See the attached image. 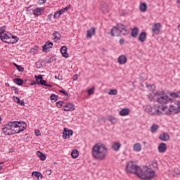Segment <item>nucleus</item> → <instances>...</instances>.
Here are the masks:
<instances>
[{
    "mask_svg": "<svg viewBox=\"0 0 180 180\" xmlns=\"http://www.w3.org/2000/svg\"><path fill=\"white\" fill-rule=\"evenodd\" d=\"M27 129V124L25 122H10L6 124L2 129V131L5 136H11L13 134H19L22 131H25Z\"/></svg>",
    "mask_w": 180,
    "mask_h": 180,
    "instance_id": "f257e3e1",
    "label": "nucleus"
},
{
    "mask_svg": "<svg viewBox=\"0 0 180 180\" xmlns=\"http://www.w3.org/2000/svg\"><path fill=\"white\" fill-rule=\"evenodd\" d=\"M92 155L98 161H105L108 157V146L103 143H96L92 148Z\"/></svg>",
    "mask_w": 180,
    "mask_h": 180,
    "instance_id": "f03ea898",
    "label": "nucleus"
},
{
    "mask_svg": "<svg viewBox=\"0 0 180 180\" xmlns=\"http://www.w3.org/2000/svg\"><path fill=\"white\" fill-rule=\"evenodd\" d=\"M6 31V26L4 25L0 27V39L4 43L8 44H15L19 41V38L10 33L5 32Z\"/></svg>",
    "mask_w": 180,
    "mask_h": 180,
    "instance_id": "7ed1b4c3",
    "label": "nucleus"
},
{
    "mask_svg": "<svg viewBox=\"0 0 180 180\" xmlns=\"http://www.w3.org/2000/svg\"><path fill=\"white\" fill-rule=\"evenodd\" d=\"M167 109H168V107L167 106L148 105L146 106V111L152 116H160V115H162V112Z\"/></svg>",
    "mask_w": 180,
    "mask_h": 180,
    "instance_id": "20e7f679",
    "label": "nucleus"
},
{
    "mask_svg": "<svg viewBox=\"0 0 180 180\" xmlns=\"http://www.w3.org/2000/svg\"><path fill=\"white\" fill-rule=\"evenodd\" d=\"M138 178L144 180H150L155 178V171L153 170L149 167H144L143 169H141L139 174H138Z\"/></svg>",
    "mask_w": 180,
    "mask_h": 180,
    "instance_id": "39448f33",
    "label": "nucleus"
},
{
    "mask_svg": "<svg viewBox=\"0 0 180 180\" xmlns=\"http://www.w3.org/2000/svg\"><path fill=\"white\" fill-rule=\"evenodd\" d=\"M126 33H127L126 27L123 24H117L111 29L108 34H110L112 37H117L120 36V34L125 35Z\"/></svg>",
    "mask_w": 180,
    "mask_h": 180,
    "instance_id": "423d86ee",
    "label": "nucleus"
},
{
    "mask_svg": "<svg viewBox=\"0 0 180 180\" xmlns=\"http://www.w3.org/2000/svg\"><path fill=\"white\" fill-rule=\"evenodd\" d=\"M141 167L136 165L134 161H129L127 163L125 167V172L127 174H134L139 176Z\"/></svg>",
    "mask_w": 180,
    "mask_h": 180,
    "instance_id": "0eeeda50",
    "label": "nucleus"
},
{
    "mask_svg": "<svg viewBox=\"0 0 180 180\" xmlns=\"http://www.w3.org/2000/svg\"><path fill=\"white\" fill-rule=\"evenodd\" d=\"M34 78H36L37 85H44V86H48L49 88H51V84H48L46 80H43V75H35Z\"/></svg>",
    "mask_w": 180,
    "mask_h": 180,
    "instance_id": "6e6552de",
    "label": "nucleus"
},
{
    "mask_svg": "<svg viewBox=\"0 0 180 180\" xmlns=\"http://www.w3.org/2000/svg\"><path fill=\"white\" fill-rule=\"evenodd\" d=\"M172 99L168 97V96H163L158 98L156 101L158 103H160V105H166V103H169Z\"/></svg>",
    "mask_w": 180,
    "mask_h": 180,
    "instance_id": "1a4fd4ad",
    "label": "nucleus"
},
{
    "mask_svg": "<svg viewBox=\"0 0 180 180\" xmlns=\"http://www.w3.org/2000/svg\"><path fill=\"white\" fill-rule=\"evenodd\" d=\"M63 110L65 112H71L72 110H75V107L74 106V104L71 103H67L63 105Z\"/></svg>",
    "mask_w": 180,
    "mask_h": 180,
    "instance_id": "9d476101",
    "label": "nucleus"
},
{
    "mask_svg": "<svg viewBox=\"0 0 180 180\" xmlns=\"http://www.w3.org/2000/svg\"><path fill=\"white\" fill-rule=\"evenodd\" d=\"M34 16H41L42 13H44V8L37 7L32 10Z\"/></svg>",
    "mask_w": 180,
    "mask_h": 180,
    "instance_id": "9b49d317",
    "label": "nucleus"
},
{
    "mask_svg": "<svg viewBox=\"0 0 180 180\" xmlns=\"http://www.w3.org/2000/svg\"><path fill=\"white\" fill-rule=\"evenodd\" d=\"M72 130L68 129L67 128L63 129V137L65 140H67V139H70L71 136H72Z\"/></svg>",
    "mask_w": 180,
    "mask_h": 180,
    "instance_id": "f8f14e48",
    "label": "nucleus"
},
{
    "mask_svg": "<svg viewBox=\"0 0 180 180\" xmlns=\"http://www.w3.org/2000/svg\"><path fill=\"white\" fill-rule=\"evenodd\" d=\"M160 29H161V23L158 22L153 25L152 32L154 34H160Z\"/></svg>",
    "mask_w": 180,
    "mask_h": 180,
    "instance_id": "ddd939ff",
    "label": "nucleus"
},
{
    "mask_svg": "<svg viewBox=\"0 0 180 180\" xmlns=\"http://www.w3.org/2000/svg\"><path fill=\"white\" fill-rule=\"evenodd\" d=\"M117 63L120 64V65H124L127 63V56L126 55H121L118 57Z\"/></svg>",
    "mask_w": 180,
    "mask_h": 180,
    "instance_id": "4468645a",
    "label": "nucleus"
},
{
    "mask_svg": "<svg viewBox=\"0 0 180 180\" xmlns=\"http://www.w3.org/2000/svg\"><path fill=\"white\" fill-rule=\"evenodd\" d=\"M167 143H161L159 144V146L158 147V150L160 154H164L167 151Z\"/></svg>",
    "mask_w": 180,
    "mask_h": 180,
    "instance_id": "2eb2a0df",
    "label": "nucleus"
},
{
    "mask_svg": "<svg viewBox=\"0 0 180 180\" xmlns=\"http://www.w3.org/2000/svg\"><path fill=\"white\" fill-rule=\"evenodd\" d=\"M139 41L144 43L147 40V32H142L138 38Z\"/></svg>",
    "mask_w": 180,
    "mask_h": 180,
    "instance_id": "dca6fc26",
    "label": "nucleus"
},
{
    "mask_svg": "<svg viewBox=\"0 0 180 180\" xmlns=\"http://www.w3.org/2000/svg\"><path fill=\"white\" fill-rule=\"evenodd\" d=\"M100 10L104 15H106V13H109V11H110V8H109V6H107V4H101L100 7Z\"/></svg>",
    "mask_w": 180,
    "mask_h": 180,
    "instance_id": "f3484780",
    "label": "nucleus"
},
{
    "mask_svg": "<svg viewBox=\"0 0 180 180\" xmlns=\"http://www.w3.org/2000/svg\"><path fill=\"white\" fill-rule=\"evenodd\" d=\"M178 113L177 108L176 106L170 105L168 108V112H167V115H176Z\"/></svg>",
    "mask_w": 180,
    "mask_h": 180,
    "instance_id": "a211bd4d",
    "label": "nucleus"
},
{
    "mask_svg": "<svg viewBox=\"0 0 180 180\" xmlns=\"http://www.w3.org/2000/svg\"><path fill=\"white\" fill-rule=\"evenodd\" d=\"M160 140H162V141H169V135L168 133H162L159 136Z\"/></svg>",
    "mask_w": 180,
    "mask_h": 180,
    "instance_id": "6ab92c4d",
    "label": "nucleus"
},
{
    "mask_svg": "<svg viewBox=\"0 0 180 180\" xmlns=\"http://www.w3.org/2000/svg\"><path fill=\"white\" fill-rule=\"evenodd\" d=\"M60 53L62 56L65 58H68V57H70V55H68V53H67V46H63L60 48Z\"/></svg>",
    "mask_w": 180,
    "mask_h": 180,
    "instance_id": "aec40b11",
    "label": "nucleus"
},
{
    "mask_svg": "<svg viewBox=\"0 0 180 180\" xmlns=\"http://www.w3.org/2000/svg\"><path fill=\"white\" fill-rule=\"evenodd\" d=\"M43 51H47L49 49H53V44L51 41H46L42 47Z\"/></svg>",
    "mask_w": 180,
    "mask_h": 180,
    "instance_id": "412c9836",
    "label": "nucleus"
},
{
    "mask_svg": "<svg viewBox=\"0 0 180 180\" xmlns=\"http://www.w3.org/2000/svg\"><path fill=\"white\" fill-rule=\"evenodd\" d=\"M120 116H129L130 115V109L129 108H122L120 112Z\"/></svg>",
    "mask_w": 180,
    "mask_h": 180,
    "instance_id": "4be33fe9",
    "label": "nucleus"
},
{
    "mask_svg": "<svg viewBox=\"0 0 180 180\" xmlns=\"http://www.w3.org/2000/svg\"><path fill=\"white\" fill-rule=\"evenodd\" d=\"M142 148H141V143H136L134 146H133V150L135 153H140V151H141Z\"/></svg>",
    "mask_w": 180,
    "mask_h": 180,
    "instance_id": "5701e85b",
    "label": "nucleus"
},
{
    "mask_svg": "<svg viewBox=\"0 0 180 180\" xmlns=\"http://www.w3.org/2000/svg\"><path fill=\"white\" fill-rule=\"evenodd\" d=\"M139 27H134L131 30V37H134V38L137 37V36H139Z\"/></svg>",
    "mask_w": 180,
    "mask_h": 180,
    "instance_id": "b1692460",
    "label": "nucleus"
},
{
    "mask_svg": "<svg viewBox=\"0 0 180 180\" xmlns=\"http://www.w3.org/2000/svg\"><path fill=\"white\" fill-rule=\"evenodd\" d=\"M53 37L54 41H56V43H58V41L61 40V36L59 34L58 32H55L53 34Z\"/></svg>",
    "mask_w": 180,
    "mask_h": 180,
    "instance_id": "393cba45",
    "label": "nucleus"
},
{
    "mask_svg": "<svg viewBox=\"0 0 180 180\" xmlns=\"http://www.w3.org/2000/svg\"><path fill=\"white\" fill-rule=\"evenodd\" d=\"M121 147L122 144L119 142H115L112 146V148L114 150V151H119Z\"/></svg>",
    "mask_w": 180,
    "mask_h": 180,
    "instance_id": "a878e982",
    "label": "nucleus"
},
{
    "mask_svg": "<svg viewBox=\"0 0 180 180\" xmlns=\"http://www.w3.org/2000/svg\"><path fill=\"white\" fill-rule=\"evenodd\" d=\"M147 4L146 3H141L139 6V9L141 12H147Z\"/></svg>",
    "mask_w": 180,
    "mask_h": 180,
    "instance_id": "bb28decb",
    "label": "nucleus"
},
{
    "mask_svg": "<svg viewBox=\"0 0 180 180\" xmlns=\"http://www.w3.org/2000/svg\"><path fill=\"white\" fill-rule=\"evenodd\" d=\"M37 155L40 158L41 161H44L46 160V155H44L43 153L37 151Z\"/></svg>",
    "mask_w": 180,
    "mask_h": 180,
    "instance_id": "cd10ccee",
    "label": "nucleus"
},
{
    "mask_svg": "<svg viewBox=\"0 0 180 180\" xmlns=\"http://www.w3.org/2000/svg\"><path fill=\"white\" fill-rule=\"evenodd\" d=\"M108 121L110 122L112 124H115L119 122V120L117 118L113 117V116H110L108 117Z\"/></svg>",
    "mask_w": 180,
    "mask_h": 180,
    "instance_id": "c85d7f7f",
    "label": "nucleus"
},
{
    "mask_svg": "<svg viewBox=\"0 0 180 180\" xmlns=\"http://www.w3.org/2000/svg\"><path fill=\"white\" fill-rule=\"evenodd\" d=\"M78 155H79L78 150L75 149L72 151L71 156L72 158H78Z\"/></svg>",
    "mask_w": 180,
    "mask_h": 180,
    "instance_id": "c756f323",
    "label": "nucleus"
},
{
    "mask_svg": "<svg viewBox=\"0 0 180 180\" xmlns=\"http://www.w3.org/2000/svg\"><path fill=\"white\" fill-rule=\"evenodd\" d=\"M158 129H160V126L158 124H153L150 128L151 133H157Z\"/></svg>",
    "mask_w": 180,
    "mask_h": 180,
    "instance_id": "7c9ffc66",
    "label": "nucleus"
},
{
    "mask_svg": "<svg viewBox=\"0 0 180 180\" xmlns=\"http://www.w3.org/2000/svg\"><path fill=\"white\" fill-rule=\"evenodd\" d=\"M13 81L15 84H16L17 85H19L20 86L23 85V79H22L17 78V79H14Z\"/></svg>",
    "mask_w": 180,
    "mask_h": 180,
    "instance_id": "2f4dec72",
    "label": "nucleus"
},
{
    "mask_svg": "<svg viewBox=\"0 0 180 180\" xmlns=\"http://www.w3.org/2000/svg\"><path fill=\"white\" fill-rule=\"evenodd\" d=\"M37 51H39V46H35L34 48L30 49V53L33 55L37 54Z\"/></svg>",
    "mask_w": 180,
    "mask_h": 180,
    "instance_id": "473e14b6",
    "label": "nucleus"
},
{
    "mask_svg": "<svg viewBox=\"0 0 180 180\" xmlns=\"http://www.w3.org/2000/svg\"><path fill=\"white\" fill-rule=\"evenodd\" d=\"M60 15H63L61 13V10H58V11H56L53 15V19H58V18H60Z\"/></svg>",
    "mask_w": 180,
    "mask_h": 180,
    "instance_id": "72a5a7b5",
    "label": "nucleus"
},
{
    "mask_svg": "<svg viewBox=\"0 0 180 180\" xmlns=\"http://www.w3.org/2000/svg\"><path fill=\"white\" fill-rule=\"evenodd\" d=\"M71 9V6H68L64 8L60 9V12L62 13V15H64L66 12H68V10Z\"/></svg>",
    "mask_w": 180,
    "mask_h": 180,
    "instance_id": "f704fd0d",
    "label": "nucleus"
},
{
    "mask_svg": "<svg viewBox=\"0 0 180 180\" xmlns=\"http://www.w3.org/2000/svg\"><path fill=\"white\" fill-rule=\"evenodd\" d=\"M15 67H16L17 70L20 72H23V71H25V68H23V67H22L21 65H19L16 63H14Z\"/></svg>",
    "mask_w": 180,
    "mask_h": 180,
    "instance_id": "c9c22d12",
    "label": "nucleus"
},
{
    "mask_svg": "<svg viewBox=\"0 0 180 180\" xmlns=\"http://www.w3.org/2000/svg\"><path fill=\"white\" fill-rule=\"evenodd\" d=\"M146 88L149 89V91H155V85L154 84H146Z\"/></svg>",
    "mask_w": 180,
    "mask_h": 180,
    "instance_id": "e433bc0d",
    "label": "nucleus"
},
{
    "mask_svg": "<svg viewBox=\"0 0 180 180\" xmlns=\"http://www.w3.org/2000/svg\"><path fill=\"white\" fill-rule=\"evenodd\" d=\"M108 95H117V89H110L108 93Z\"/></svg>",
    "mask_w": 180,
    "mask_h": 180,
    "instance_id": "4c0bfd02",
    "label": "nucleus"
},
{
    "mask_svg": "<svg viewBox=\"0 0 180 180\" xmlns=\"http://www.w3.org/2000/svg\"><path fill=\"white\" fill-rule=\"evenodd\" d=\"M171 97L172 98H180V91H179L177 93H172Z\"/></svg>",
    "mask_w": 180,
    "mask_h": 180,
    "instance_id": "58836bf2",
    "label": "nucleus"
},
{
    "mask_svg": "<svg viewBox=\"0 0 180 180\" xmlns=\"http://www.w3.org/2000/svg\"><path fill=\"white\" fill-rule=\"evenodd\" d=\"M65 104H64V101H58L57 103H56V106H57V108H61V107H63V105H64Z\"/></svg>",
    "mask_w": 180,
    "mask_h": 180,
    "instance_id": "ea45409f",
    "label": "nucleus"
},
{
    "mask_svg": "<svg viewBox=\"0 0 180 180\" xmlns=\"http://www.w3.org/2000/svg\"><path fill=\"white\" fill-rule=\"evenodd\" d=\"M51 101H57V99H58V97L56 94H51Z\"/></svg>",
    "mask_w": 180,
    "mask_h": 180,
    "instance_id": "a19ab883",
    "label": "nucleus"
},
{
    "mask_svg": "<svg viewBox=\"0 0 180 180\" xmlns=\"http://www.w3.org/2000/svg\"><path fill=\"white\" fill-rule=\"evenodd\" d=\"M176 105L177 113H180V102L177 101L176 103Z\"/></svg>",
    "mask_w": 180,
    "mask_h": 180,
    "instance_id": "79ce46f5",
    "label": "nucleus"
},
{
    "mask_svg": "<svg viewBox=\"0 0 180 180\" xmlns=\"http://www.w3.org/2000/svg\"><path fill=\"white\" fill-rule=\"evenodd\" d=\"M13 100L15 101V102H16V103H20V99L18 97V96H13Z\"/></svg>",
    "mask_w": 180,
    "mask_h": 180,
    "instance_id": "37998d69",
    "label": "nucleus"
},
{
    "mask_svg": "<svg viewBox=\"0 0 180 180\" xmlns=\"http://www.w3.org/2000/svg\"><path fill=\"white\" fill-rule=\"evenodd\" d=\"M96 32V29L95 27H92L91 31V36H95Z\"/></svg>",
    "mask_w": 180,
    "mask_h": 180,
    "instance_id": "c03bdc74",
    "label": "nucleus"
},
{
    "mask_svg": "<svg viewBox=\"0 0 180 180\" xmlns=\"http://www.w3.org/2000/svg\"><path fill=\"white\" fill-rule=\"evenodd\" d=\"M59 92L65 95V96H68V93L65 90H59Z\"/></svg>",
    "mask_w": 180,
    "mask_h": 180,
    "instance_id": "a18cd8bd",
    "label": "nucleus"
},
{
    "mask_svg": "<svg viewBox=\"0 0 180 180\" xmlns=\"http://www.w3.org/2000/svg\"><path fill=\"white\" fill-rule=\"evenodd\" d=\"M34 133H35V135L37 136V137H39V136H41V133H40V130H39V129H36L35 131H34Z\"/></svg>",
    "mask_w": 180,
    "mask_h": 180,
    "instance_id": "49530a36",
    "label": "nucleus"
},
{
    "mask_svg": "<svg viewBox=\"0 0 180 180\" xmlns=\"http://www.w3.org/2000/svg\"><path fill=\"white\" fill-rule=\"evenodd\" d=\"M11 89L14 91L15 94H16L17 95L18 94H19V91H18V89L15 86H12Z\"/></svg>",
    "mask_w": 180,
    "mask_h": 180,
    "instance_id": "de8ad7c7",
    "label": "nucleus"
},
{
    "mask_svg": "<svg viewBox=\"0 0 180 180\" xmlns=\"http://www.w3.org/2000/svg\"><path fill=\"white\" fill-rule=\"evenodd\" d=\"M37 178H43V174H41L40 172H38V174H37Z\"/></svg>",
    "mask_w": 180,
    "mask_h": 180,
    "instance_id": "09e8293b",
    "label": "nucleus"
},
{
    "mask_svg": "<svg viewBox=\"0 0 180 180\" xmlns=\"http://www.w3.org/2000/svg\"><path fill=\"white\" fill-rule=\"evenodd\" d=\"M37 174H38V172H33L32 173V176H36L37 178Z\"/></svg>",
    "mask_w": 180,
    "mask_h": 180,
    "instance_id": "8fccbe9b",
    "label": "nucleus"
},
{
    "mask_svg": "<svg viewBox=\"0 0 180 180\" xmlns=\"http://www.w3.org/2000/svg\"><path fill=\"white\" fill-rule=\"evenodd\" d=\"M20 105V106H25V101H20V103H18Z\"/></svg>",
    "mask_w": 180,
    "mask_h": 180,
    "instance_id": "3c124183",
    "label": "nucleus"
},
{
    "mask_svg": "<svg viewBox=\"0 0 180 180\" xmlns=\"http://www.w3.org/2000/svg\"><path fill=\"white\" fill-rule=\"evenodd\" d=\"M95 92V87H91V95H92Z\"/></svg>",
    "mask_w": 180,
    "mask_h": 180,
    "instance_id": "603ef678",
    "label": "nucleus"
},
{
    "mask_svg": "<svg viewBox=\"0 0 180 180\" xmlns=\"http://www.w3.org/2000/svg\"><path fill=\"white\" fill-rule=\"evenodd\" d=\"M86 37H91V30H89V31L87 32Z\"/></svg>",
    "mask_w": 180,
    "mask_h": 180,
    "instance_id": "864d4df0",
    "label": "nucleus"
},
{
    "mask_svg": "<svg viewBox=\"0 0 180 180\" xmlns=\"http://www.w3.org/2000/svg\"><path fill=\"white\" fill-rule=\"evenodd\" d=\"M123 43H124V39H120V44H123Z\"/></svg>",
    "mask_w": 180,
    "mask_h": 180,
    "instance_id": "5fc2aeb1",
    "label": "nucleus"
},
{
    "mask_svg": "<svg viewBox=\"0 0 180 180\" xmlns=\"http://www.w3.org/2000/svg\"><path fill=\"white\" fill-rule=\"evenodd\" d=\"M48 175H51V169L46 170Z\"/></svg>",
    "mask_w": 180,
    "mask_h": 180,
    "instance_id": "6e6d98bb",
    "label": "nucleus"
},
{
    "mask_svg": "<svg viewBox=\"0 0 180 180\" xmlns=\"http://www.w3.org/2000/svg\"><path fill=\"white\" fill-rule=\"evenodd\" d=\"M77 79L78 77L77 76L73 77V81H77Z\"/></svg>",
    "mask_w": 180,
    "mask_h": 180,
    "instance_id": "4d7b16f0",
    "label": "nucleus"
},
{
    "mask_svg": "<svg viewBox=\"0 0 180 180\" xmlns=\"http://www.w3.org/2000/svg\"><path fill=\"white\" fill-rule=\"evenodd\" d=\"M36 84H37V82H32V83L30 84V85H31V86H33V85H36Z\"/></svg>",
    "mask_w": 180,
    "mask_h": 180,
    "instance_id": "13d9d810",
    "label": "nucleus"
},
{
    "mask_svg": "<svg viewBox=\"0 0 180 180\" xmlns=\"http://www.w3.org/2000/svg\"><path fill=\"white\" fill-rule=\"evenodd\" d=\"M155 95L160 96V95H162V94L160 93V92H156Z\"/></svg>",
    "mask_w": 180,
    "mask_h": 180,
    "instance_id": "bf43d9fd",
    "label": "nucleus"
},
{
    "mask_svg": "<svg viewBox=\"0 0 180 180\" xmlns=\"http://www.w3.org/2000/svg\"><path fill=\"white\" fill-rule=\"evenodd\" d=\"M87 92H88V94H89V95H91V89H89L87 91Z\"/></svg>",
    "mask_w": 180,
    "mask_h": 180,
    "instance_id": "052dcab7",
    "label": "nucleus"
},
{
    "mask_svg": "<svg viewBox=\"0 0 180 180\" xmlns=\"http://www.w3.org/2000/svg\"><path fill=\"white\" fill-rule=\"evenodd\" d=\"M177 29H178V30H179V32L180 33V24L178 25Z\"/></svg>",
    "mask_w": 180,
    "mask_h": 180,
    "instance_id": "680f3d73",
    "label": "nucleus"
},
{
    "mask_svg": "<svg viewBox=\"0 0 180 180\" xmlns=\"http://www.w3.org/2000/svg\"><path fill=\"white\" fill-rule=\"evenodd\" d=\"M177 4H178L179 6H180V1H177Z\"/></svg>",
    "mask_w": 180,
    "mask_h": 180,
    "instance_id": "e2e57ef3",
    "label": "nucleus"
},
{
    "mask_svg": "<svg viewBox=\"0 0 180 180\" xmlns=\"http://www.w3.org/2000/svg\"><path fill=\"white\" fill-rule=\"evenodd\" d=\"M2 122V120H1V117H0V124H1V122Z\"/></svg>",
    "mask_w": 180,
    "mask_h": 180,
    "instance_id": "0e129e2a",
    "label": "nucleus"
},
{
    "mask_svg": "<svg viewBox=\"0 0 180 180\" xmlns=\"http://www.w3.org/2000/svg\"><path fill=\"white\" fill-rule=\"evenodd\" d=\"M43 4H46V1H44L43 2Z\"/></svg>",
    "mask_w": 180,
    "mask_h": 180,
    "instance_id": "69168bd1",
    "label": "nucleus"
},
{
    "mask_svg": "<svg viewBox=\"0 0 180 180\" xmlns=\"http://www.w3.org/2000/svg\"><path fill=\"white\" fill-rule=\"evenodd\" d=\"M155 164V165H156V167H157V163H154Z\"/></svg>",
    "mask_w": 180,
    "mask_h": 180,
    "instance_id": "338daca9",
    "label": "nucleus"
},
{
    "mask_svg": "<svg viewBox=\"0 0 180 180\" xmlns=\"http://www.w3.org/2000/svg\"><path fill=\"white\" fill-rule=\"evenodd\" d=\"M27 9H30V7H28Z\"/></svg>",
    "mask_w": 180,
    "mask_h": 180,
    "instance_id": "774afa93",
    "label": "nucleus"
}]
</instances>
